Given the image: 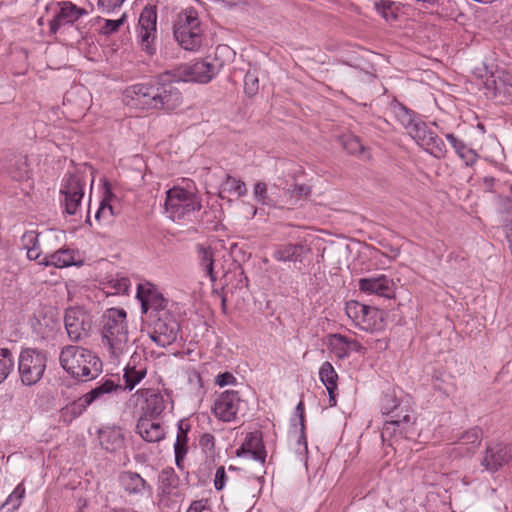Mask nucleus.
I'll list each match as a JSON object with an SVG mask.
<instances>
[{"mask_svg": "<svg viewBox=\"0 0 512 512\" xmlns=\"http://www.w3.org/2000/svg\"><path fill=\"white\" fill-rule=\"evenodd\" d=\"M123 101L134 109L173 111L180 107L183 97L177 81L166 72L127 87Z\"/></svg>", "mask_w": 512, "mask_h": 512, "instance_id": "1", "label": "nucleus"}, {"mask_svg": "<svg viewBox=\"0 0 512 512\" xmlns=\"http://www.w3.org/2000/svg\"><path fill=\"white\" fill-rule=\"evenodd\" d=\"M61 367L72 377L84 381L95 379L102 372L100 358L81 346L67 345L59 355Z\"/></svg>", "mask_w": 512, "mask_h": 512, "instance_id": "2", "label": "nucleus"}, {"mask_svg": "<svg viewBox=\"0 0 512 512\" xmlns=\"http://www.w3.org/2000/svg\"><path fill=\"white\" fill-rule=\"evenodd\" d=\"M103 343L108 346L112 358L118 359L128 350L126 311L111 308L104 315Z\"/></svg>", "mask_w": 512, "mask_h": 512, "instance_id": "3", "label": "nucleus"}, {"mask_svg": "<svg viewBox=\"0 0 512 512\" xmlns=\"http://www.w3.org/2000/svg\"><path fill=\"white\" fill-rule=\"evenodd\" d=\"M165 212L172 221L189 218L201 209L199 197L192 191L174 186L166 192Z\"/></svg>", "mask_w": 512, "mask_h": 512, "instance_id": "4", "label": "nucleus"}, {"mask_svg": "<svg viewBox=\"0 0 512 512\" xmlns=\"http://www.w3.org/2000/svg\"><path fill=\"white\" fill-rule=\"evenodd\" d=\"M174 37L179 45L189 51L197 50L202 44L203 29L197 12L186 9L178 15L174 24Z\"/></svg>", "mask_w": 512, "mask_h": 512, "instance_id": "5", "label": "nucleus"}, {"mask_svg": "<svg viewBox=\"0 0 512 512\" xmlns=\"http://www.w3.org/2000/svg\"><path fill=\"white\" fill-rule=\"evenodd\" d=\"M347 316L356 326L367 332H378L385 328V312L376 307L351 300L346 303Z\"/></svg>", "mask_w": 512, "mask_h": 512, "instance_id": "6", "label": "nucleus"}, {"mask_svg": "<svg viewBox=\"0 0 512 512\" xmlns=\"http://www.w3.org/2000/svg\"><path fill=\"white\" fill-rule=\"evenodd\" d=\"M46 355L32 348L24 349L19 356L18 370L22 383L26 386L38 383L46 369Z\"/></svg>", "mask_w": 512, "mask_h": 512, "instance_id": "7", "label": "nucleus"}, {"mask_svg": "<svg viewBox=\"0 0 512 512\" xmlns=\"http://www.w3.org/2000/svg\"><path fill=\"white\" fill-rule=\"evenodd\" d=\"M137 37L143 51L154 55L157 50V10L154 6H146L139 17Z\"/></svg>", "mask_w": 512, "mask_h": 512, "instance_id": "8", "label": "nucleus"}, {"mask_svg": "<svg viewBox=\"0 0 512 512\" xmlns=\"http://www.w3.org/2000/svg\"><path fill=\"white\" fill-rule=\"evenodd\" d=\"M122 387L111 379L99 383L95 388L82 395L68 406L69 413L74 417L81 416L95 402L105 401L107 396L121 390Z\"/></svg>", "mask_w": 512, "mask_h": 512, "instance_id": "9", "label": "nucleus"}, {"mask_svg": "<svg viewBox=\"0 0 512 512\" xmlns=\"http://www.w3.org/2000/svg\"><path fill=\"white\" fill-rule=\"evenodd\" d=\"M408 133L418 145L432 156L438 159L445 157L447 149L444 141L421 119H418Z\"/></svg>", "mask_w": 512, "mask_h": 512, "instance_id": "10", "label": "nucleus"}, {"mask_svg": "<svg viewBox=\"0 0 512 512\" xmlns=\"http://www.w3.org/2000/svg\"><path fill=\"white\" fill-rule=\"evenodd\" d=\"M64 197L65 212L74 215L80 208L84 196V183L78 174H70L64 179L60 190Z\"/></svg>", "mask_w": 512, "mask_h": 512, "instance_id": "11", "label": "nucleus"}, {"mask_svg": "<svg viewBox=\"0 0 512 512\" xmlns=\"http://www.w3.org/2000/svg\"><path fill=\"white\" fill-rule=\"evenodd\" d=\"M240 403L241 399L237 391L226 390L216 398L212 412L217 419L231 422L236 418Z\"/></svg>", "mask_w": 512, "mask_h": 512, "instance_id": "12", "label": "nucleus"}, {"mask_svg": "<svg viewBox=\"0 0 512 512\" xmlns=\"http://www.w3.org/2000/svg\"><path fill=\"white\" fill-rule=\"evenodd\" d=\"M179 76L185 82L208 83L218 73L217 67L206 60H198L179 68Z\"/></svg>", "mask_w": 512, "mask_h": 512, "instance_id": "13", "label": "nucleus"}, {"mask_svg": "<svg viewBox=\"0 0 512 512\" xmlns=\"http://www.w3.org/2000/svg\"><path fill=\"white\" fill-rule=\"evenodd\" d=\"M56 6L58 11L49 21L50 34H56L62 26L74 24L80 17L87 14L85 9L77 7L71 1H60Z\"/></svg>", "mask_w": 512, "mask_h": 512, "instance_id": "14", "label": "nucleus"}, {"mask_svg": "<svg viewBox=\"0 0 512 512\" xmlns=\"http://www.w3.org/2000/svg\"><path fill=\"white\" fill-rule=\"evenodd\" d=\"M179 332V324L172 318H158L154 323L153 331L149 334L152 341L159 347H166L174 343Z\"/></svg>", "mask_w": 512, "mask_h": 512, "instance_id": "15", "label": "nucleus"}, {"mask_svg": "<svg viewBox=\"0 0 512 512\" xmlns=\"http://www.w3.org/2000/svg\"><path fill=\"white\" fill-rule=\"evenodd\" d=\"M512 459V448L503 443L487 446L485 456L482 459V466L490 472L498 471L503 465Z\"/></svg>", "mask_w": 512, "mask_h": 512, "instance_id": "16", "label": "nucleus"}, {"mask_svg": "<svg viewBox=\"0 0 512 512\" xmlns=\"http://www.w3.org/2000/svg\"><path fill=\"white\" fill-rule=\"evenodd\" d=\"M310 252L311 248L306 243H285L274 248L272 257L279 262H292L297 265L302 264Z\"/></svg>", "mask_w": 512, "mask_h": 512, "instance_id": "17", "label": "nucleus"}, {"mask_svg": "<svg viewBox=\"0 0 512 512\" xmlns=\"http://www.w3.org/2000/svg\"><path fill=\"white\" fill-rule=\"evenodd\" d=\"M359 289L368 295H377L391 298L394 294V281L386 275L361 278L358 281Z\"/></svg>", "mask_w": 512, "mask_h": 512, "instance_id": "18", "label": "nucleus"}, {"mask_svg": "<svg viewBox=\"0 0 512 512\" xmlns=\"http://www.w3.org/2000/svg\"><path fill=\"white\" fill-rule=\"evenodd\" d=\"M64 323L70 340L80 341L88 335L90 324L86 321V315L81 310L68 309L65 313Z\"/></svg>", "mask_w": 512, "mask_h": 512, "instance_id": "19", "label": "nucleus"}, {"mask_svg": "<svg viewBox=\"0 0 512 512\" xmlns=\"http://www.w3.org/2000/svg\"><path fill=\"white\" fill-rule=\"evenodd\" d=\"M387 417L388 419L385 421L381 433L383 440L387 436L391 437L397 431H399L400 434H407L409 432V426L413 424L408 410L404 409L401 405L399 410L387 415Z\"/></svg>", "mask_w": 512, "mask_h": 512, "instance_id": "20", "label": "nucleus"}, {"mask_svg": "<svg viewBox=\"0 0 512 512\" xmlns=\"http://www.w3.org/2000/svg\"><path fill=\"white\" fill-rule=\"evenodd\" d=\"M143 400L141 406L146 417L156 418L165 409L164 398L160 392L155 389H139L136 394Z\"/></svg>", "mask_w": 512, "mask_h": 512, "instance_id": "21", "label": "nucleus"}, {"mask_svg": "<svg viewBox=\"0 0 512 512\" xmlns=\"http://www.w3.org/2000/svg\"><path fill=\"white\" fill-rule=\"evenodd\" d=\"M119 483L129 495H143L146 491L152 492V487L136 472H122L119 475Z\"/></svg>", "mask_w": 512, "mask_h": 512, "instance_id": "22", "label": "nucleus"}, {"mask_svg": "<svg viewBox=\"0 0 512 512\" xmlns=\"http://www.w3.org/2000/svg\"><path fill=\"white\" fill-rule=\"evenodd\" d=\"M137 298L141 302L142 313L149 310L160 311L165 308V299L155 289L139 284L137 287Z\"/></svg>", "mask_w": 512, "mask_h": 512, "instance_id": "23", "label": "nucleus"}, {"mask_svg": "<svg viewBox=\"0 0 512 512\" xmlns=\"http://www.w3.org/2000/svg\"><path fill=\"white\" fill-rule=\"evenodd\" d=\"M137 433L147 442H159L165 436V430L154 418L142 416L136 425Z\"/></svg>", "mask_w": 512, "mask_h": 512, "instance_id": "24", "label": "nucleus"}, {"mask_svg": "<svg viewBox=\"0 0 512 512\" xmlns=\"http://www.w3.org/2000/svg\"><path fill=\"white\" fill-rule=\"evenodd\" d=\"M140 355L134 353L127 366L124 369L123 378L125 380V389L133 390L134 387L139 384L147 374L146 366L143 364H137V360H140Z\"/></svg>", "mask_w": 512, "mask_h": 512, "instance_id": "25", "label": "nucleus"}, {"mask_svg": "<svg viewBox=\"0 0 512 512\" xmlns=\"http://www.w3.org/2000/svg\"><path fill=\"white\" fill-rule=\"evenodd\" d=\"M246 453H249L256 461L261 463L265 462L266 451L262 445L261 438L257 434H249L241 448L237 450V456H241Z\"/></svg>", "mask_w": 512, "mask_h": 512, "instance_id": "26", "label": "nucleus"}, {"mask_svg": "<svg viewBox=\"0 0 512 512\" xmlns=\"http://www.w3.org/2000/svg\"><path fill=\"white\" fill-rule=\"evenodd\" d=\"M40 264H44L46 266L51 265L57 268H64L74 265V251L69 248H61L54 253L45 255L44 261H40Z\"/></svg>", "mask_w": 512, "mask_h": 512, "instance_id": "27", "label": "nucleus"}, {"mask_svg": "<svg viewBox=\"0 0 512 512\" xmlns=\"http://www.w3.org/2000/svg\"><path fill=\"white\" fill-rule=\"evenodd\" d=\"M482 438V430L478 427L472 428L461 435L458 441L460 453L473 454L479 447Z\"/></svg>", "mask_w": 512, "mask_h": 512, "instance_id": "28", "label": "nucleus"}, {"mask_svg": "<svg viewBox=\"0 0 512 512\" xmlns=\"http://www.w3.org/2000/svg\"><path fill=\"white\" fill-rule=\"evenodd\" d=\"M8 173L16 181H23L30 177V169L26 156H16L10 160Z\"/></svg>", "mask_w": 512, "mask_h": 512, "instance_id": "29", "label": "nucleus"}, {"mask_svg": "<svg viewBox=\"0 0 512 512\" xmlns=\"http://www.w3.org/2000/svg\"><path fill=\"white\" fill-rule=\"evenodd\" d=\"M159 489L165 495H170L179 486L180 478L171 467L164 468L158 476Z\"/></svg>", "mask_w": 512, "mask_h": 512, "instance_id": "30", "label": "nucleus"}, {"mask_svg": "<svg viewBox=\"0 0 512 512\" xmlns=\"http://www.w3.org/2000/svg\"><path fill=\"white\" fill-rule=\"evenodd\" d=\"M199 265L204 270L205 274L209 277L212 282H215L217 277L214 273V256L213 251L209 247H205L201 244L197 245Z\"/></svg>", "mask_w": 512, "mask_h": 512, "instance_id": "31", "label": "nucleus"}, {"mask_svg": "<svg viewBox=\"0 0 512 512\" xmlns=\"http://www.w3.org/2000/svg\"><path fill=\"white\" fill-rule=\"evenodd\" d=\"M392 112L396 120L409 132L412 126L418 121L414 112L403 104L396 102L391 106Z\"/></svg>", "mask_w": 512, "mask_h": 512, "instance_id": "32", "label": "nucleus"}, {"mask_svg": "<svg viewBox=\"0 0 512 512\" xmlns=\"http://www.w3.org/2000/svg\"><path fill=\"white\" fill-rule=\"evenodd\" d=\"M188 446H187V432L179 426L176 442L174 444V453H175V464L180 469L183 470V461L187 454Z\"/></svg>", "mask_w": 512, "mask_h": 512, "instance_id": "33", "label": "nucleus"}, {"mask_svg": "<svg viewBox=\"0 0 512 512\" xmlns=\"http://www.w3.org/2000/svg\"><path fill=\"white\" fill-rule=\"evenodd\" d=\"M319 377L326 388L337 389L338 374L330 362L326 361L321 365Z\"/></svg>", "mask_w": 512, "mask_h": 512, "instance_id": "34", "label": "nucleus"}, {"mask_svg": "<svg viewBox=\"0 0 512 512\" xmlns=\"http://www.w3.org/2000/svg\"><path fill=\"white\" fill-rule=\"evenodd\" d=\"M103 447L111 452H114L124 445V437L119 430H110L102 436Z\"/></svg>", "mask_w": 512, "mask_h": 512, "instance_id": "35", "label": "nucleus"}, {"mask_svg": "<svg viewBox=\"0 0 512 512\" xmlns=\"http://www.w3.org/2000/svg\"><path fill=\"white\" fill-rule=\"evenodd\" d=\"M225 192L234 193L238 197H242L247 194V187L240 179L227 175L226 179L221 184V193Z\"/></svg>", "mask_w": 512, "mask_h": 512, "instance_id": "36", "label": "nucleus"}, {"mask_svg": "<svg viewBox=\"0 0 512 512\" xmlns=\"http://www.w3.org/2000/svg\"><path fill=\"white\" fill-rule=\"evenodd\" d=\"M14 368V358L8 348H0V384Z\"/></svg>", "mask_w": 512, "mask_h": 512, "instance_id": "37", "label": "nucleus"}, {"mask_svg": "<svg viewBox=\"0 0 512 512\" xmlns=\"http://www.w3.org/2000/svg\"><path fill=\"white\" fill-rule=\"evenodd\" d=\"M253 196L257 203L265 206H276L275 200L268 194L267 185L263 181H258L254 185Z\"/></svg>", "mask_w": 512, "mask_h": 512, "instance_id": "38", "label": "nucleus"}, {"mask_svg": "<svg viewBox=\"0 0 512 512\" xmlns=\"http://www.w3.org/2000/svg\"><path fill=\"white\" fill-rule=\"evenodd\" d=\"M114 215V210L111 204L109 203V198L105 197L101 203L100 206L95 214V219L98 222H104L109 224L112 221V217Z\"/></svg>", "mask_w": 512, "mask_h": 512, "instance_id": "39", "label": "nucleus"}, {"mask_svg": "<svg viewBox=\"0 0 512 512\" xmlns=\"http://www.w3.org/2000/svg\"><path fill=\"white\" fill-rule=\"evenodd\" d=\"M495 94H511L512 89V77L507 73H502L494 81Z\"/></svg>", "mask_w": 512, "mask_h": 512, "instance_id": "40", "label": "nucleus"}, {"mask_svg": "<svg viewBox=\"0 0 512 512\" xmlns=\"http://www.w3.org/2000/svg\"><path fill=\"white\" fill-rule=\"evenodd\" d=\"M395 3L390 0H382L375 3V8L382 15V17L390 22L397 19V14L394 12L393 7Z\"/></svg>", "mask_w": 512, "mask_h": 512, "instance_id": "41", "label": "nucleus"}, {"mask_svg": "<svg viewBox=\"0 0 512 512\" xmlns=\"http://www.w3.org/2000/svg\"><path fill=\"white\" fill-rule=\"evenodd\" d=\"M259 90V80L258 77L252 73L247 72L244 77V91L249 96H254Z\"/></svg>", "mask_w": 512, "mask_h": 512, "instance_id": "42", "label": "nucleus"}, {"mask_svg": "<svg viewBox=\"0 0 512 512\" xmlns=\"http://www.w3.org/2000/svg\"><path fill=\"white\" fill-rule=\"evenodd\" d=\"M399 408H400V403L396 399V397H394L391 394H385L383 396L382 401H381V409H382V413L384 415L387 416L391 413H394L396 410H399Z\"/></svg>", "mask_w": 512, "mask_h": 512, "instance_id": "43", "label": "nucleus"}, {"mask_svg": "<svg viewBox=\"0 0 512 512\" xmlns=\"http://www.w3.org/2000/svg\"><path fill=\"white\" fill-rule=\"evenodd\" d=\"M334 341L338 342L340 345H345L349 352H361L364 348L363 346L355 339H350L341 334L332 335Z\"/></svg>", "mask_w": 512, "mask_h": 512, "instance_id": "44", "label": "nucleus"}, {"mask_svg": "<svg viewBox=\"0 0 512 512\" xmlns=\"http://www.w3.org/2000/svg\"><path fill=\"white\" fill-rule=\"evenodd\" d=\"M25 495V487L22 483L16 486L13 492L6 499L5 505H11L12 509H17Z\"/></svg>", "mask_w": 512, "mask_h": 512, "instance_id": "45", "label": "nucleus"}, {"mask_svg": "<svg viewBox=\"0 0 512 512\" xmlns=\"http://www.w3.org/2000/svg\"><path fill=\"white\" fill-rule=\"evenodd\" d=\"M109 285L114 294H128L130 288V281L128 278H114L109 281Z\"/></svg>", "mask_w": 512, "mask_h": 512, "instance_id": "46", "label": "nucleus"}, {"mask_svg": "<svg viewBox=\"0 0 512 512\" xmlns=\"http://www.w3.org/2000/svg\"><path fill=\"white\" fill-rule=\"evenodd\" d=\"M343 147L351 154L361 153L364 149L358 138L350 136L343 142Z\"/></svg>", "mask_w": 512, "mask_h": 512, "instance_id": "47", "label": "nucleus"}, {"mask_svg": "<svg viewBox=\"0 0 512 512\" xmlns=\"http://www.w3.org/2000/svg\"><path fill=\"white\" fill-rule=\"evenodd\" d=\"M291 197L303 198L308 197L311 193V188L305 184H295L287 190Z\"/></svg>", "mask_w": 512, "mask_h": 512, "instance_id": "48", "label": "nucleus"}, {"mask_svg": "<svg viewBox=\"0 0 512 512\" xmlns=\"http://www.w3.org/2000/svg\"><path fill=\"white\" fill-rule=\"evenodd\" d=\"M125 19L126 15L123 14L119 19L106 20L105 25L102 28V32L107 35L116 32L120 28V26L123 25Z\"/></svg>", "mask_w": 512, "mask_h": 512, "instance_id": "49", "label": "nucleus"}, {"mask_svg": "<svg viewBox=\"0 0 512 512\" xmlns=\"http://www.w3.org/2000/svg\"><path fill=\"white\" fill-rule=\"evenodd\" d=\"M39 234L36 231H27L21 237V244L24 249L37 246Z\"/></svg>", "mask_w": 512, "mask_h": 512, "instance_id": "50", "label": "nucleus"}, {"mask_svg": "<svg viewBox=\"0 0 512 512\" xmlns=\"http://www.w3.org/2000/svg\"><path fill=\"white\" fill-rule=\"evenodd\" d=\"M455 152L460 158L465 160L467 166L473 165L476 162V154L472 150L468 149L464 142L463 148L455 149Z\"/></svg>", "mask_w": 512, "mask_h": 512, "instance_id": "51", "label": "nucleus"}, {"mask_svg": "<svg viewBox=\"0 0 512 512\" xmlns=\"http://www.w3.org/2000/svg\"><path fill=\"white\" fill-rule=\"evenodd\" d=\"M125 0H98V6L102 12L111 13L115 9L121 7Z\"/></svg>", "mask_w": 512, "mask_h": 512, "instance_id": "52", "label": "nucleus"}, {"mask_svg": "<svg viewBox=\"0 0 512 512\" xmlns=\"http://www.w3.org/2000/svg\"><path fill=\"white\" fill-rule=\"evenodd\" d=\"M226 480H227V475L225 472V468L223 466H221L216 470L215 479H214L215 489L222 490L225 486Z\"/></svg>", "mask_w": 512, "mask_h": 512, "instance_id": "53", "label": "nucleus"}, {"mask_svg": "<svg viewBox=\"0 0 512 512\" xmlns=\"http://www.w3.org/2000/svg\"><path fill=\"white\" fill-rule=\"evenodd\" d=\"M216 384L220 387H224L226 385L234 384L236 382V378L233 376V374L229 372H225L222 374H219L216 377Z\"/></svg>", "mask_w": 512, "mask_h": 512, "instance_id": "54", "label": "nucleus"}, {"mask_svg": "<svg viewBox=\"0 0 512 512\" xmlns=\"http://www.w3.org/2000/svg\"><path fill=\"white\" fill-rule=\"evenodd\" d=\"M296 414L299 416L300 421V431H301V438L304 439V430H305V409H304V403L300 401L296 406Z\"/></svg>", "mask_w": 512, "mask_h": 512, "instance_id": "55", "label": "nucleus"}, {"mask_svg": "<svg viewBox=\"0 0 512 512\" xmlns=\"http://www.w3.org/2000/svg\"><path fill=\"white\" fill-rule=\"evenodd\" d=\"M207 500L206 499H200L193 501L187 512H203L207 507Z\"/></svg>", "mask_w": 512, "mask_h": 512, "instance_id": "56", "label": "nucleus"}, {"mask_svg": "<svg viewBox=\"0 0 512 512\" xmlns=\"http://www.w3.org/2000/svg\"><path fill=\"white\" fill-rule=\"evenodd\" d=\"M27 251V257L30 260H36L40 264V261H44V257L41 258V251L39 249V244L34 247H30L26 249Z\"/></svg>", "mask_w": 512, "mask_h": 512, "instance_id": "57", "label": "nucleus"}, {"mask_svg": "<svg viewBox=\"0 0 512 512\" xmlns=\"http://www.w3.org/2000/svg\"><path fill=\"white\" fill-rule=\"evenodd\" d=\"M333 345H334V349L336 351V355L339 358H345V357L349 356L350 352L348 351V349L345 345H340L336 341H334Z\"/></svg>", "mask_w": 512, "mask_h": 512, "instance_id": "58", "label": "nucleus"}, {"mask_svg": "<svg viewBox=\"0 0 512 512\" xmlns=\"http://www.w3.org/2000/svg\"><path fill=\"white\" fill-rule=\"evenodd\" d=\"M446 139L454 148V150L463 148V141L459 140L454 134H446Z\"/></svg>", "mask_w": 512, "mask_h": 512, "instance_id": "59", "label": "nucleus"}, {"mask_svg": "<svg viewBox=\"0 0 512 512\" xmlns=\"http://www.w3.org/2000/svg\"><path fill=\"white\" fill-rule=\"evenodd\" d=\"M213 442H214V437L211 434H204V435H202V437L200 439V443L205 446H207L209 444L213 445Z\"/></svg>", "mask_w": 512, "mask_h": 512, "instance_id": "60", "label": "nucleus"}, {"mask_svg": "<svg viewBox=\"0 0 512 512\" xmlns=\"http://www.w3.org/2000/svg\"><path fill=\"white\" fill-rule=\"evenodd\" d=\"M506 237L512 254V223L506 227Z\"/></svg>", "mask_w": 512, "mask_h": 512, "instance_id": "61", "label": "nucleus"}, {"mask_svg": "<svg viewBox=\"0 0 512 512\" xmlns=\"http://www.w3.org/2000/svg\"><path fill=\"white\" fill-rule=\"evenodd\" d=\"M218 296L221 298V308L224 313L227 311V298L223 294V292H216Z\"/></svg>", "mask_w": 512, "mask_h": 512, "instance_id": "62", "label": "nucleus"}, {"mask_svg": "<svg viewBox=\"0 0 512 512\" xmlns=\"http://www.w3.org/2000/svg\"><path fill=\"white\" fill-rule=\"evenodd\" d=\"M327 391H328V394H329V402H330V406H335L336 405V399H335V390L336 389H330V388H326Z\"/></svg>", "mask_w": 512, "mask_h": 512, "instance_id": "63", "label": "nucleus"}, {"mask_svg": "<svg viewBox=\"0 0 512 512\" xmlns=\"http://www.w3.org/2000/svg\"><path fill=\"white\" fill-rule=\"evenodd\" d=\"M111 512H124V510H122V509H114Z\"/></svg>", "mask_w": 512, "mask_h": 512, "instance_id": "64", "label": "nucleus"}]
</instances>
